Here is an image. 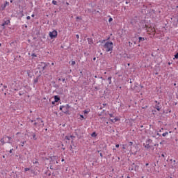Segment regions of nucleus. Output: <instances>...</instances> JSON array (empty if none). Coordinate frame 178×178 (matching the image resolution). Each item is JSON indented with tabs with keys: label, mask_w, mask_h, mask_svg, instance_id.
Listing matches in <instances>:
<instances>
[{
	"label": "nucleus",
	"mask_w": 178,
	"mask_h": 178,
	"mask_svg": "<svg viewBox=\"0 0 178 178\" xmlns=\"http://www.w3.org/2000/svg\"><path fill=\"white\" fill-rule=\"evenodd\" d=\"M104 48L106 52H111L113 51V42H106L104 45Z\"/></svg>",
	"instance_id": "obj_1"
},
{
	"label": "nucleus",
	"mask_w": 178,
	"mask_h": 178,
	"mask_svg": "<svg viewBox=\"0 0 178 178\" xmlns=\"http://www.w3.org/2000/svg\"><path fill=\"white\" fill-rule=\"evenodd\" d=\"M69 109H70V106H69V104L60 106V111H62V112H63V113H65L66 115H69Z\"/></svg>",
	"instance_id": "obj_2"
},
{
	"label": "nucleus",
	"mask_w": 178,
	"mask_h": 178,
	"mask_svg": "<svg viewBox=\"0 0 178 178\" xmlns=\"http://www.w3.org/2000/svg\"><path fill=\"white\" fill-rule=\"evenodd\" d=\"M49 36L52 40L53 38H56L58 37V31L56 30H54L51 32L49 33Z\"/></svg>",
	"instance_id": "obj_3"
},
{
	"label": "nucleus",
	"mask_w": 178,
	"mask_h": 178,
	"mask_svg": "<svg viewBox=\"0 0 178 178\" xmlns=\"http://www.w3.org/2000/svg\"><path fill=\"white\" fill-rule=\"evenodd\" d=\"M47 66H48L47 65V63H40L39 65H38V69H40V70L41 72H44V70H45V69H47Z\"/></svg>",
	"instance_id": "obj_4"
},
{
	"label": "nucleus",
	"mask_w": 178,
	"mask_h": 178,
	"mask_svg": "<svg viewBox=\"0 0 178 178\" xmlns=\"http://www.w3.org/2000/svg\"><path fill=\"white\" fill-rule=\"evenodd\" d=\"M10 140H12V137L4 136L2 139H1V143H2V144H5V141H7V143L10 144Z\"/></svg>",
	"instance_id": "obj_5"
},
{
	"label": "nucleus",
	"mask_w": 178,
	"mask_h": 178,
	"mask_svg": "<svg viewBox=\"0 0 178 178\" xmlns=\"http://www.w3.org/2000/svg\"><path fill=\"white\" fill-rule=\"evenodd\" d=\"M146 29L148 34H153V35L155 34V28L146 26Z\"/></svg>",
	"instance_id": "obj_6"
},
{
	"label": "nucleus",
	"mask_w": 178,
	"mask_h": 178,
	"mask_svg": "<svg viewBox=\"0 0 178 178\" xmlns=\"http://www.w3.org/2000/svg\"><path fill=\"white\" fill-rule=\"evenodd\" d=\"M156 103V105L154 108L158 111V112L161 111V103L158 102V101L154 102Z\"/></svg>",
	"instance_id": "obj_7"
},
{
	"label": "nucleus",
	"mask_w": 178,
	"mask_h": 178,
	"mask_svg": "<svg viewBox=\"0 0 178 178\" xmlns=\"http://www.w3.org/2000/svg\"><path fill=\"white\" fill-rule=\"evenodd\" d=\"M59 101H60V98L58 96H54V102H59Z\"/></svg>",
	"instance_id": "obj_8"
},
{
	"label": "nucleus",
	"mask_w": 178,
	"mask_h": 178,
	"mask_svg": "<svg viewBox=\"0 0 178 178\" xmlns=\"http://www.w3.org/2000/svg\"><path fill=\"white\" fill-rule=\"evenodd\" d=\"M10 20H7V21L4 22L1 24V26L3 27V26H6V25H8V24H10Z\"/></svg>",
	"instance_id": "obj_9"
},
{
	"label": "nucleus",
	"mask_w": 178,
	"mask_h": 178,
	"mask_svg": "<svg viewBox=\"0 0 178 178\" xmlns=\"http://www.w3.org/2000/svg\"><path fill=\"white\" fill-rule=\"evenodd\" d=\"M146 144H148L149 145H151V144H152V140L151 139H147L146 140Z\"/></svg>",
	"instance_id": "obj_10"
},
{
	"label": "nucleus",
	"mask_w": 178,
	"mask_h": 178,
	"mask_svg": "<svg viewBox=\"0 0 178 178\" xmlns=\"http://www.w3.org/2000/svg\"><path fill=\"white\" fill-rule=\"evenodd\" d=\"M143 41H145V38L139 37V42H143Z\"/></svg>",
	"instance_id": "obj_11"
},
{
	"label": "nucleus",
	"mask_w": 178,
	"mask_h": 178,
	"mask_svg": "<svg viewBox=\"0 0 178 178\" xmlns=\"http://www.w3.org/2000/svg\"><path fill=\"white\" fill-rule=\"evenodd\" d=\"M33 83H34V84H37V83H38V77L35 78V79L33 80Z\"/></svg>",
	"instance_id": "obj_12"
},
{
	"label": "nucleus",
	"mask_w": 178,
	"mask_h": 178,
	"mask_svg": "<svg viewBox=\"0 0 178 178\" xmlns=\"http://www.w3.org/2000/svg\"><path fill=\"white\" fill-rule=\"evenodd\" d=\"M83 113H84V115H87V114L90 113V110L83 111Z\"/></svg>",
	"instance_id": "obj_13"
},
{
	"label": "nucleus",
	"mask_w": 178,
	"mask_h": 178,
	"mask_svg": "<svg viewBox=\"0 0 178 178\" xmlns=\"http://www.w3.org/2000/svg\"><path fill=\"white\" fill-rule=\"evenodd\" d=\"M70 63L72 65V66H74V65H76V61L72 60V61L70 62Z\"/></svg>",
	"instance_id": "obj_14"
},
{
	"label": "nucleus",
	"mask_w": 178,
	"mask_h": 178,
	"mask_svg": "<svg viewBox=\"0 0 178 178\" xmlns=\"http://www.w3.org/2000/svg\"><path fill=\"white\" fill-rule=\"evenodd\" d=\"M108 81H109V84H111V83H112V76H109V77L108 78Z\"/></svg>",
	"instance_id": "obj_15"
},
{
	"label": "nucleus",
	"mask_w": 178,
	"mask_h": 178,
	"mask_svg": "<svg viewBox=\"0 0 178 178\" xmlns=\"http://www.w3.org/2000/svg\"><path fill=\"white\" fill-rule=\"evenodd\" d=\"M145 148H151V145L146 143V145H145Z\"/></svg>",
	"instance_id": "obj_16"
},
{
	"label": "nucleus",
	"mask_w": 178,
	"mask_h": 178,
	"mask_svg": "<svg viewBox=\"0 0 178 178\" xmlns=\"http://www.w3.org/2000/svg\"><path fill=\"white\" fill-rule=\"evenodd\" d=\"M168 134H169V133L168 132H165L162 134L163 137H166V136H168Z\"/></svg>",
	"instance_id": "obj_17"
},
{
	"label": "nucleus",
	"mask_w": 178,
	"mask_h": 178,
	"mask_svg": "<svg viewBox=\"0 0 178 178\" xmlns=\"http://www.w3.org/2000/svg\"><path fill=\"white\" fill-rule=\"evenodd\" d=\"M1 8L2 10H3L5 9V8H6V4L1 6Z\"/></svg>",
	"instance_id": "obj_18"
},
{
	"label": "nucleus",
	"mask_w": 178,
	"mask_h": 178,
	"mask_svg": "<svg viewBox=\"0 0 178 178\" xmlns=\"http://www.w3.org/2000/svg\"><path fill=\"white\" fill-rule=\"evenodd\" d=\"M52 3H53V5H57L58 2L56 1H55V0H53L52 1Z\"/></svg>",
	"instance_id": "obj_19"
},
{
	"label": "nucleus",
	"mask_w": 178,
	"mask_h": 178,
	"mask_svg": "<svg viewBox=\"0 0 178 178\" xmlns=\"http://www.w3.org/2000/svg\"><path fill=\"white\" fill-rule=\"evenodd\" d=\"M80 118H81V120H84V119H86L84 118V115H80Z\"/></svg>",
	"instance_id": "obj_20"
},
{
	"label": "nucleus",
	"mask_w": 178,
	"mask_h": 178,
	"mask_svg": "<svg viewBox=\"0 0 178 178\" xmlns=\"http://www.w3.org/2000/svg\"><path fill=\"white\" fill-rule=\"evenodd\" d=\"M97 136V133L95 132H93L92 134H91V136L92 137H95Z\"/></svg>",
	"instance_id": "obj_21"
},
{
	"label": "nucleus",
	"mask_w": 178,
	"mask_h": 178,
	"mask_svg": "<svg viewBox=\"0 0 178 178\" xmlns=\"http://www.w3.org/2000/svg\"><path fill=\"white\" fill-rule=\"evenodd\" d=\"M114 120H115V122H119V120H120V119H119L118 118H115Z\"/></svg>",
	"instance_id": "obj_22"
},
{
	"label": "nucleus",
	"mask_w": 178,
	"mask_h": 178,
	"mask_svg": "<svg viewBox=\"0 0 178 178\" xmlns=\"http://www.w3.org/2000/svg\"><path fill=\"white\" fill-rule=\"evenodd\" d=\"M24 144H26V141L22 142L21 147H24Z\"/></svg>",
	"instance_id": "obj_23"
},
{
	"label": "nucleus",
	"mask_w": 178,
	"mask_h": 178,
	"mask_svg": "<svg viewBox=\"0 0 178 178\" xmlns=\"http://www.w3.org/2000/svg\"><path fill=\"white\" fill-rule=\"evenodd\" d=\"M175 59H178V53H177V54L175 55Z\"/></svg>",
	"instance_id": "obj_24"
},
{
	"label": "nucleus",
	"mask_w": 178,
	"mask_h": 178,
	"mask_svg": "<svg viewBox=\"0 0 178 178\" xmlns=\"http://www.w3.org/2000/svg\"><path fill=\"white\" fill-rule=\"evenodd\" d=\"M29 170H30V168H24L25 172H29Z\"/></svg>",
	"instance_id": "obj_25"
},
{
	"label": "nucleus",
	"mask_w": 178,
	"mask_h": 178,
	"mask_svg": "<svg viewBox=\"0 0 178 178\" xmlns=\"http://www.w3.org/2000/svg\"><path fill=\"white\" fill-rule=\"evenodd\" d=\"M4 5H6V6H9V2L6 1V3Z\"/></svg>",
	"instance_id": "obj_26"
},
{
	"label": "nucleus",
	"mask_w": 178,
	"mask_h": 178,
	"mask_svg": "<svg viewBox=\"0 0 178 178\" xmlns=\"http://www.w3.org/2000/svg\"><path fill=\"white\" fill-rule=\"evenodd\" d=\"M113 19L112 17H110V18L108 19V22H113Z\"/></svg>",
	"instance_id": "obj_27"
},
{
	"label": "nucleus",
	"mask_w": 178,
	"mask_h": 178,
	"mask_svg": "<svg viewBox=\"0 0 178 178\" xmlns=\"http://www.w3.org/2000/svg\"><path fill=\"white\" fill-rule=\"evenodd\" d=\"M32 56H33V58H37V55H36L35 54H32Z\"/></svg>",
	"instance_id": "obj_28"
},
{
	"label": "nucleus",
	"mask_w": 178,
	"mask_h": 178,
	"mask_svg": "<svg viewBox=\"0 0 178 178\" xmlns=\"http://www.w3.org/2000/svg\"><path fill=\"white\" fill-rule=\"evenodd\" d=\"M26 19H27V20H30L31 19V17L30 16H27Z\"/></svg>",
	"instance_id": "obj_29"
},
{
	"label": "nucleus",
	"mask_w": 178,
	"mask_h": 178,
	"mask_svg": "<svg viewBox=\"0 0 178 178\" xmlns=\"http://www.w3.org/2000/svg\"><path fill=\"white\" fill-rule=\"evenodd\" d=\"M122 149H126V146L124 145H122Z\"/></svg>",
	"instance_id": "obj_30"
},
{
	"label": "nucleus",
	"mask_w": 178,
	"mask_h": 178,
	"mask_svg": "<svg viewBox=\"0 0 178 178\" xmlns=\"http://www.w3.org/2000/svg\"><path fill=\"white\" fill-rule=\"evenodd\" d=\"M66 140H70V138L69 136H65Z\"/></svg>",
	"instance_id": "obj_31"
},
{
	"label": "nucleus",
	"mask_w": 178,
	"mask_h": 178,
	"mask_svg": "<svg viewBox=\"0 0 178 178\" xmlns=\"http://www.w3.org/2000/svg\"><path fill=\"white\" fill-rule=\"evenodd\" d=\"M79 19H81V17H76V20H79Z\"/></svg>",
	"instance_id": "obj_32"
},
{
	"label": "nucleus",
	"mask_w": 178,
	"mask_h": 178,
	"mask_svg": "<svg viewBox=\"0 0 178 178\" xmlns=\"http://www.w3.org/2000/svg\"><path fill=\"white\" fill-rule=\"evenodd\" d=\"M33 138L35 140H37V138H35V134H33Z\"/></svg>",
	"instance_id": "obj_33"
},
{
	"label": "nucleus",
	"mask_w": 178,
	"mask_h": 178,
	"mask_svg": "<svg viewBox=\"0 0 178 178\" xmlns=\"http://www.w3.org/2000/svg\"><path fill=\"white\" fill-rule=\"evenodd\" d=\"M110 118H113V114H109Z\"/></svg>",
	"instance_id": "obj_34"
},
{
	"label": "nucleus",
	"mask_w": 178,
	"mask_h": 178,
	"mask_svg": "<svg viewBox=\"0 0 178 178\" xmlns=\"http://www.w3.org/2000/svg\"><path fill=\"white\" fill-rule=\"evenodd\" d=\"M13 149H11L10 150V154H12V152H13Z\"/></svg>",
	"instance_id": "obj_35"
},
{
	"label": "nucleus",
	"mask_w": 178,
	"mask_h": 178,
	"mask_svg": "<svg viewBox=\"0 0 178 178\" xmlns=\"http://www.w3.org/2000/svg\"><path fill=\"white\" fill-rule=\"evenodd\" d=\"M116 148H119V144L115 145Z\"/></svg>",
	"instance_id": "obj_36"
},
{
	"label": "nucleus",
	"mask_w": 178,
	"mask_h": 178,
	"mask_svg": "<svg viewBox=\"0 0 178 178\" xmlns=\"http://www.w3.org/2000/svg\"><path fill=\"white\" fill-rule=\"evenodd\" d=\"M161 156H162L163 158H165V154H161Z\"/></svg>",
	"instance_id": "obj_37"
},
{
	"label": "nucleus",
	"mask_w": 178,
	"mask_h": 178,
	"mask_svg": "<svg viewBox=\"0 0 178 178\" xmlns=\"http://www.w3.org/2000/svg\"><path fill=\"white\" fill-rule=\"evenodd\" d=\"M76 38H78V39L80 38V37L79 36V35H76Z\"/></svg>",
	"instance_id": "obj_38"
},
{
	"label": "nucleus",
	"mask_w": 178,
	"mask_h": 178,
	"mask_svg": "<svg viewBox=\"0 0 178 178\" xmlns=\"http://www.w3.org/2000/svg\"><path fill=\"white\" fill-rule=\"evenodd\" d=\"M55 102H56L55 101H54V102H52V103H51L52 105H55Z\"/></svg>",
	"instance_id": "obj_39"
},
{
	"label": "nucleus",
	"mask_w": 178,
	"mask_h": 178,
	"mask_svg": "<svg viewBox=\"0 0 178 178\" xmlns=\"http://www.w3.org/2000/svg\"><path fill=\"white\" fill-rule=\"evenodd\" d=\"M111 122H112V123H114L115 122V121L113 120H111Z\"/></svg>",
	"instance_id": "obj_40"
},
{
	"label": "nucleus",
	"mask_w": 178,
	"mask_h": 178,
	"mask_svg": "<svg viewBox=\"0 0 178 178\" xmlns=\"http://www.w3.org/2000/svg\"><path fill=\"white\" fill-rule=\"evenodd\" d=\"M130 145H133V142H129Z\"/></svg>",
	"instance_id": "obj_41"
},
{
	"label": "nucleus",
	"mask_w": 178,
	"mask_h": 178,
	"mask_svg": "<svg viewBox=\"0 0 178 178\" xmlns=\"http://www.w3.org/2000/svg\"><path fill=\"white\" fill-rule=\"evenodd\" d=\"M34 16H35L34 14L31 15V17H34Z\"/></svg>",
	"instance_id": "obj_42"
},
{
	"label": "nucleus",
	"mask_w": 178,
	"mask_h": 178,
	"mask_svg": "<svg viewBox=\"0 0 178 178\" xmlns=\"http://www.w3.org/2000/svg\"><path fill=\"white\" fill-rule=\"evenodd\" d=\"M61 161L65 162V159H62Z\"/></svg>",
	"instance_id": "obj_43"
},
{
	"label": "nucleus",
	"mask_w": 178,
	"mask_h": 178,
	"mask_svg": "<svg viewBox=\"0 0 178 178\" xmlns=\"http://www.w3.org/2000/svg\"><path fill=\"white\" fill-rule=\"evenodd\" d=\"M10 3H13V0L10 1Z\"/></svg>",
	"instance_id": "obj_44"
},
{
	"label": "nucleus",
	"mask_w": 178,
	"mask_h": 178,
	"mask_svg": "<svg viewBox=\"0 0 178 178\" xmlns=\"http://www.w3.org/2000/svg\"><path fill=\"white\" fill-rule=\"evenodd\" d=\"M100 156L102 158L103 156L102 153H100Z\"/></svg>",
	"instance_id": "obj_45"
},
{
	"label": "nucleus",
	"mask_w": 178,
	"mask_h": 178,
	"mask_svg": "<svg viewBox=\"0 0 178 178\" xmlns=\"http://www.w3.org/2000/svg\"><path fill=\"white\" fill-rule=\"evenodd\" d=\"M148 165H149L148 163H147L146 164H145V166H148Z\"/></svg>",
	"instance_id": "obj_46"
},
{
	"label": "nucleus",
	"mask_w": 178,
	"mask_h": 178,
	"mask_svg": "<svg viewBox=\"0 0 178 178\" xmlns=\"http://www.w3.org/2000/svg\"><path fill=\"white\" fill-rule=\"evenodd\" d=\"M168 65H169V66H170V65H172V63H168Z\"/></svg>",
	"instance_id": "obj_47"
},
{
	"label": "nucleus",
	"mask_w": 178,
	"mask_h": 178,
	"mask_svg": "<svg viewBox=\"0 0 178 178\" xmlns=\"http://www.w3.org/2000/svg\"><path fill=\"white\" fill-rule=\"evenodd\" d=\"M33 163H38V161L33 162Z\"/></svg>",
	"instance_id": "obj_48"
},
{
	"label": "nucleus",
	"mask_w": 178,
	"mask_h": 178,
	"mask_svg": "<svg viewBox=\"0 0 178 178\" xmlns=\"http://www.w3.org/2000/svg\"><path fill=\"white\" fill-rule=\"evenodd\" d=\"M50 169H54V168H52V166H50Z\"/></svg>",
	"instance_id": "obj_49"
},
{
	"label": "nucleus",
	"mask_w": 178,
	"mask_h": 178,
	"mask_svg": "<svg viewBox=\"0 0 178 178\" xmlns=\"http://www.w3.org/2000/svg\"><path fill=\"white\" fill-rule=\"evenodd\" d=\"M66 5H69V3H68V2H67V3H66Z\"/></svg>",
	"instance_id": "obj_50"
},
{
	"label": "nucleus",
	"mask_w": 178,
	"mask_h": 178,
	"mask_svg": "<svg viewBox=\"0 0 178 178\" xmlns=\"http://www.w3.org/2000/svg\"><path fill=\"white\" fill-rule=\"evenodd\" d=\"M95 79H97V76H95Z\"/></svg>",
	"instance_id": "obj_51"
},
{
	"label": "nucleus",
	"mask_w": 178,
	"mask_h": 178,
	"mask_svg": "<svg viewBox=\"0 0 178 178\" xmlns=\"http://www.w3.org/2000/svg\"><path fill=\"white\" fill-rule=\"evenodd\" d=\"M17 134H20V133L18 132V133H17Z\"/></svg>",
	"instance_id": "obj_52"
},
{
	"label": "nucleus",
	"mask_w": 178,
	"mask_h": 178,
	"mask_svg": "<svg viewBox=\"0 0 178 178\" xmlns=\"http://www.w3.org/2000/svg\"><path fill=\"white\" fill-rule=\"evenodd\" d=\"M17 148H18V147H17V146H16V149H17Z\"/></svg>",
	"instance_id": "obj_53"
},
{
	"label": "nucleus",
	"mask_w": 178,
	"mask_h": 178,
	"mask_svg": "<svg viewBox=\"0 0 178 178\" xmlns=\"http://www.w3.org/2000/svg\"><path fill=\"white\" fill-rule=\"evenodd\" d=\"M2 44L0 43V47H1Z\"/></svg>",
	"instance_id": "obj_54"
},
{
	"label": "nucleus",
	"mask_w": 178,
	"mask_h": 178,
	"mask_svg": "<svg viewBox=\"0 0 178 178\" xmlns=\"http://www.w3.org/2000/svg\"><path fill=\"white\" fill-rule=\"evenodd\" d=\"M51 65L54 66V63H52Z\"/></svg>",
	"instance_id": "obj_55"
},
{
	"label": "nucleus",
	"mask_w": 178,
	"mask_h": 178,
	"mask_svg": "<svg viewBox=\"0 0 178 178\" xmlns=\"http://www.w3.org/2000/svg\"><path fill=\"white\" fill-rule=\"evenodd\" d=\"M56 163H58V161H56Z\"/></svg>",
	"instance_id": "obj_56"
},
{
	"label": "nucleus",
	"mask_w": 178,
	"mask_h": 178,
	"mask_svg": "<svg viewBox=\"0 0 178 178\" xmlns=\"http://www.w3.org/2000/svg\"><path fill=\"white\" fill-rule=\"evenodd\" d=\"M104 74H106V72H104Z\"/></svg>",
	"instance_id": "obj_57"
},
{
	"label": "nucleus",
	"mask_w": 178,
	"mask_h": 178,
	"mask_svg": "<svg viewBox=\"0 0 178 178\" xmlns=\"http://www.w3.org/2000/svg\"><path fill=\"white\" fill-rule=\"evenodd\" d=\"M120 88H122V86H120Z\"/></svg>",
	"instance_id": "obj_58"
},
{
	"label": "nucleus",
	"mask_w": 178,
	"mask_h": 178,
	"mask_svg": "<svg viewBox=\"0 0 178 178\" xmlns=\"http://www.w3.org/2000/svg\"><path fill=\"white\" fill-rule=\"evenodd\" d=\"M160 144H162V142H161Z\"/></svg>",
	"instance_id": "obj_59"
},
{
	"label": "nucleus",
	"mask_w": 178,
	"mask_h": 178,
	"mask_svg": "<svg viewBox=\"0 0 178 178\" xmlns=\"http://www.w3.org/2000/svg\"><path fill=\"white\" fill-rule=\"evenodd\" d=\"M3 158H5V156H3Z\"/></svg>",
	"instance_id": "obj_60"
},
{
	"label": "nucleus",
	"mask_w": 178,
	"mask_h": 178,
	"mask_svg": "<svg viewBox=\"0 0 178 178\" xmlns=\"http://www.w3.org/2000/svg\"><path fill=\"white\" fill-rule=\"evenodd\" d=\"M127 178H130V177H127Z\"/></svg>",
	"instance_id": "obj_61"
},
{
	"label": "nucleus",
	"mask_w": 178,
	"mask_h": 178,
	"mask_svg": "<svg viewBox=\"0 0 178 178\" xmlns=\"http://www.w3.org/2000/svg\"><path fill=\"white\" fill-rule=\"evenodd\" d=\"M94 60H95V58H94Z\"/></svg>",
	"instance_id": "obj_62"
},
{
	"label": "nucleus",
	"mask_w": 178,
	"mask_h": 178,
	"mask_svg": "<svg viewBox=\"0 0 178 178\" xmlns=\"http://www.w3.org/2000/svg\"><path fill=\"white\" fill-rule=\"evenodd\" d=\"M126 3L127 4L128 3H127V2H126Z\"/></svg>",
	"instance_id": "obj_63"
},
{
	"label": "nucleus",
	"mask_w": 178,
	"mask_h": 178,
	"mask_svg": "<svg viewBox=\"0 0 178 178\" xmlns=\"http://www.w3.org/2000/svg\"><path fill=\"white\" fill-rule=\"evenodd\" d=\"M35 124H37V123H35Z\"/></svg>",
	"instance_id": "obj_64"
}]
</instances>
